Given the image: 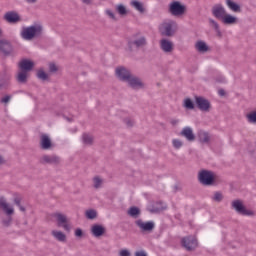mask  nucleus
Wrapping results in <instances>:
<instances>
[{
  "mask_svg": "<svg viewBox=\"0 0 256 256\" xmlns=\"http://www.w3.org/2000/svg\"><path fill=\"white\" fill-rule=\"evenodd\" d=\"M0 33H3V30L0 29Z\"/></svg>",
  "mask_w": 256,
  "mask_h": 256,
  "instance_id": "nucleus-58",
  "label": "nucleus"
},
{
  "mask_svg": "<svg viewBox=\"0 0 256 256\" xmlns=\"http://www.w3.org/2000/svg\"><path fill=\"white\" fill-rule=\"evenodd\" d=\"M94 141H95V138L93 137V135L87 134V133L82 135L83 145L91 146L93 145Z\"/></svg>",
  "mask_w": 256,
  "mask_h": 256,
  "instance_id": "nucleus-29",
  "label": "nucleus"
},
{
  "mask_svg": "<svg viewBox=\"0 0 256 256\" xmlns=\"http://www.w3.org/2000/svg\"><path fill=\"white\" fill-rule=\"evenodd\" d=\"M38 79H41V81H47L49 79V74L45 73L43 70H39L37 72Z\"/></svg>",
  "mask_w": 256,
  "mask_h": 256,
  "instance_id": "nucleus-40",
  "label": "nucleus"
},
{
  "mask_svg": "<svg viewBox=\"0 0 256 256\" xmlns=\"http://www.w3.org/2000/svg\"><path fill=\"white\" fill-rule=\"evenodd\" d=\"M5 163H7V160H5L4 157L0 155V165H5Z\"/></svg>",
  "mask_w": 256,
  "mask_h": 256,
  "instance_id": "nucleus-53",
  "label": "nucleus"
},
{
  "mask_svg": "<svg viewBox=\"0 0 256 256\" xmlns=\"http://www.w3.org/2000/svg\"><path fill=\"white\" fill-rule=\"evenodd\" d=\"M231 206L238 215H243L244 217H251L254 215L253 211L247 209L241 200L232 201Z\"/></svg>",
  "mask_w": 256,
  "mask_h": 256,
  "instance_id": "nucleus-4",
  "label": "nucleus"
},
{
  "mask_svg": "<svg viewBox=\"0 0 256 256\" xmlns=\"http://www.w3.org/2000/svg\"><path fill=\"white\" fill-rule=\"evenodd\" d=\"M160 49L164 53H173V43L168 39L160 40Z\"/></svg>",
  "mask_w": 256,
  "mask_h": 256,
  "instance_id": "nucleus-21",
  "label": "nucleus"
},
{
  "mask_svg": "<svg viewBox=\"0 0 256 256\" xmlns=\"http://www.w3.org/2000/svg\"><path fill=\"white\" fill-rule=\"evenodd\" d=\"M105 183V180L100 176H95L92 179V185L94 189H101Z\"/></svg>",
  "mask_w": 256,
  "mask_h": 256,
  "instance_id": "nucleus-26",
  "label": "nucleus"
},
{
  "mask_svg": "<svg viewBox=\"0 0 256 256\" xmlns=\"http://www.w3.org/2000/svg\"><path fill=\"white\" fill-rule=\"evenodd\" d=\"M226 5L234 13H241V6L239 4L233 2V0H226Z\"/></svg>",
  "mask_w": 256,
  "mask_h": 256,
  "instance_id": "nucleus-25",
  "label": "nucleus"
},
{
  "mask_svg": "<svg viewBox=\"0 0 256 256\" xmlns=\"http://www.w3.org/2000/svg\"><path fill=\"white\" fill-rule=\"evenodd\" d=\"M218 93H219L220 97H223L225 95V90H223V89L219 90Z\"/></svg>",
  "mask_w": 256,
  "mask_h": 256,
  "instance_id": "nucleus-54",
  "label": "nucleus"
},
{
  "mask_svg": "<svg viewBox=\"0 0 256 256\" xmlns=\"http://www.w3.org/2000/svg\"><path fill=\"white\" fill-rule=\"evenodd\" d=\"M44 31L45 29L41 22H34L33 25L22 28V33H43Z\"/></svg>",
  "mask_w": 256,
  "mask_h": 256,
  "instance_id": "nucleus-12",
  "label": "nucleus"
},
{
  "mask_svg": "<svg viewBox=\"0 0 256 256\" xmlns=\"http://www.w3.org/2000/svg\"><path fill=\"white\" fill-rule=\"evenodd\" d=\"M90 231L93 237H103L105 235V227L100 224L92 225Z\"/></svg>",
  "mask_w": 256,
  "mask_h": 256,
  "instance_id": "nucleus-20",
  "label": "nucleus"
},
{
  "mask_svg": "<svg viewBox=\"0 0 256 256\" xmlns=\"http://www.w3.org/2000/svg\"><path fill=\"white\" fill-rule=\"evenodd\" d=\"M39 147L42 151H51L55 147V144H53V140H51L48 134H42L40 136Z\"/></svg>",
  "mask_w": 256,
  "mask_h": 256,
  "instance_id": "nucleus-7",
  "label": "nucleus"
},
{
  "mask_svg": "<svg viewBox=\"0 0 256 256\" xmlns=\"http://www.w3.org/2000/svg\"><path fill=\"white\" fill-rule=\"evenodd\" d=\"M210 25L213 29H215L216 33H221V31L219 30V24H217V22H215L214 20H210Z\"/></svg>",
  "mask_w": 256,
  "mask_h": 256,
  "instance_id": "nucleus-45",
  "label": "nucleus"
},
{
  "mask_svg": "<svg viewBox=\"0 0 256 256\" xmlns=\"http://www.w3.org/2000/svg\"><path fill=\"white\" fill-rule=\"evenodd\" d=\"M0 51L4 55H11L13 48L11 47V43L7 40H0Z\"/></svg>",
  "mask_w": 256,
  "mask_h": 256,
  "instance_id": "nucleus-22",
  "label": "nucleus"
},
{
  "mask_svg": "<svg viewBox=\"0 0 256 256\" xmlns=\"http://www.w3.org/2000/svg\"><path fill=\"white\" fill-rule=\"evenodd\" d=\"M181 244L186 251H193L194 249H197V238L194 236L184 237L181 240Z\"/></svg>",
  "mask_w": 256,
  "mask_h": 256,
  "instance_id": "nucleus-10",
  "label": "nucleus"
},
{
  "mask_svg": "<svg viewBox=\"0 0 256 256\" xmlns=\"http://www.w3.org/2000/svg\"><path fill=\"white\" fill-rule=\"evenodd\" d=\"M128 85L132 87V89H143L145 87V84L141 79H139L136 76H133V74L130 75V78L127 80Z\"/></svg>",
  "mask_w": 256,
  "mask_h": 256,
  "instance_id": "nucleus-15",
  "label": "nucleus"
},
{
  "mask_svg": "<svg viewBox=\"0 0 256 256\" xmlns=\"http://www.w3.org/2000/svg\"><path fill=\"white\" fill-rule=\"evenodd\" d=\"M160 33H177L179 31V25L173 20L162 23L159 26Z\"/></svg>",
  "mask_w": 256,
  "mask_h": 256,
  "instance_id": "nucleus-6",
  "label": "nucleus"
},
{
  "mask_svg": "<svg viewBox=\"0 0 256 256\" xmlns=\"http://www.w3.org/2000/svg\"><path fill=\"white\" fill-rule=\"evenodd\" d=\"M21 37L24 41H33V39L39 38V34L37 33H21Z\"/></svg>",
  "mask_w": 256,
  "mask_h": 256,
  "instance_id": "nucleus-32",
  "label": "nucleus"
},
{
  "mask_svg": "<svg viewBox=\"0 0 256 256\" xmlns=\"http://www.w3.org/2000/svg\"><path fill=\"white\" fill-rule=\"evenodd\" d=\"M195 103H196L198 109H200V111L207 112V111H209V109H211V103L209 102V100H207L204 97L196 96Z\"/></svg>",
  "mask_w": 256,
  "mask_h": 256,
  "instance_id": "nucleus-13",
  "label": "nucleus"
},
{
  "mask_svg": "<svg viewBox=\"0 0 256 256\" xmlns=\"http://www.w3.org/2000/svg\"><path fill=\"white\" fill-rule=\"evenodd\" d=\"M105 13L106 15L109 16L110 19H113V21H117V17L115 16V13H113V11H111L110 9H107Z\"/></svg>",
  "mask_w": 256,
  "mask_h": 256,
  "instance_id": "nucleus-46",
  "label": "nucleus"
},
{
  "mask_svg": "<svg viewBox=\"0 0 256 256\" xmlns=\"http://www.w3.org/2000/svg\"><path fill=\"white\" fill-rule=\"evenodd\" d=\"M167 35H168V37H171V33H168Z\"/></svg>",
  "mask_w": 256,
  "mask_h": 256,
  "instance_id": "nucleus-57",
  "label": "nucleus"
},
{
  "mask_svg": "<svg viewBox=\"0 0 256 256\" xmlns=\"http://www.w3.org/2000/svg\"><path fill=\"white\" fill-rule=\"evenodd\" d=\"M4 20L7 21V23L15 24L21 21V16L15 11H9L5 13Z\"/></svg>",
  "mask_w": 256,
  "mask_h": 256,
  "instance_id": "nucleus-17",
  "label": "nucleus"
},
{
  "mask_svg": "<svg viewBox=\"0 0 256 256\" xmlns=\"http://www.w3.org/2000/svg\"><path fill=\"white\" fill-rule=\"evenodd\" d=\"M119 256H131V252L127 249H122L119 251Z\"/></svg>",
  "mask_w": 256,
  "mask_h": 256,
  "instance_id": "nucleus-48",
  "label": "nucleus"
},
{
  "mask_svg": "<svg viewBox=\"0 0 256 256\" xmlns=\"http://www.w3.org/2000/svg\"><path fill=\"white\" fill-rule=\"evenodd\" d=\"M212 201H215L216 203H221L223 201V194L221 192H215Z\"/></svg>",
  "mask_w": 256,
  "mask_h": 256,
  "instance_id": "nucleus-41",
  "label": "nucleus"
},
{
  "mask_svg": "<svg viewBox=\"0 0 256 256\" xmlns=\"http://www.w3.org/2000/svg\"><path fill=\"white\" fill-rule=\"evenodd\" d=\"M212 15H214L216 19H223L227 15V11L223 5L217 4L212 8Z\"/></svg>",
  "mask_w": 256,
  "mask_h": 256,
  "instance_id": "nucleus-16",
  "label": "nucleus"
},
{
  "mask_svg": "<svg viewBox=\"0 0 256 256\" xmlns=\"http://www.w3.org/2000/svg\"><path fill=\"white\" fill-rule=\"evenodd\" d=\"M1 223L4 227H10L11 223H13V217H11V215H7V217L2 219Z\"/></svg>",
  "mask_w": 256,
  "mask_h": 256,
  "instance_id": "nucleus-39",
  "label": "nucleus"
},
{
  "mask_svg": "<svg viewBox=\"0 0 256 256\" xmlns=\"http://www.w3.org/2000/svg\"><path fill=\"white\" fill-rule=\"evenodd\" d=\"M22 200H23V197H21L20 194H17V193L14 194V203L15 205H17V207H20Z\"/></svg>",
  "mask_w": 256,
  "mask_h": 256,
  "instance_id": "nucleus-43",
  "label": "nucleus"
},
{
  "mask_svg": "<svg viewBox=\"0 0 256 256\" xmlns=\"http://www.w3.org/2000/svg\"><path fill=\"white\" fill-rule=\"evenodd\" d=\"M124 123L128 127H133V125H135V121H133V119L131 118L124 119Z\"/></svg>",
  "mask_w": 256,
  "mask_h": 256,
  "instance_id": "nucleus-47",
  "label": "nucleus"
},
{
  "mask_svg": "<svg viewBox=\"0 0 256 256\" xmlns=\"http://www.w3.org/2000/svg\"><path fill=\"white\" fill-rule=\"evenodd\" d=\"M0 209L5 213V215H15V208L9 202L5 196H0Z\"/></svg>",
  "mask_w": 256,
  "mask_h": 256,
  "instance_id": "nucleus-11",
  "label": "nucleus"
},
{
  "mask_svg": "<svg viewBox=\"0 0 256 256\" xmlns=\"http://www.w3.org/2000/svg\"><path fill=\"white\" fill-rule=\"evenodd\" d=\"M135 256H147V252H145V251H137V252H135Z\"/></svg>",
  "mask_w": 256,
  "mask_h": 256,
  "instance_id": "nucleus-51",
  "label": "nucleus"
},
{
  "mask_svg": "<svg viewBox=\"0 0 256 256\" xmlns=\"http://www.w3.org/2000/svg\"><path fill=\"white\" fill-rule=\"evenodd\" d=\"M147 45V39L143 36H139L137 34L133 35L128 41V49L129 51H135V48L145 47Z\"/></svg>",
  "mask_w": 256,
  "mask_h": 256,
  "instance_id": "nucleus-5",
  "label": "nucleus"
},
{
  "mask_svg": "<svg viewBox=\"0 0 256 256\" xmlns=\"http://www.w3.org/2000/svg\"><path fill=\"white\" fill-rule=\"evenodd\" d=\"M246 119H247L248 123H252V124L256 125V110L248 113L246 115Z\"/></svg>",
  "mask_w": 256,
  "mask_h": 256,
  "instance_id": "nucleus-36",
  "label": "nucleus"
},
{
  "mask_svg": "<svg viewBox=\"0 0 256 256\" xmlns=\"http://www.w3.org/2000/svg\"><path fill=\"white\" fill-rule=\"evenodd\" d=\"M19 210L22 211L23 213H25V207H23L21 204L20 206H18Z\"/></svg>",
  "mask_w": 256,
  "mask_h": 256,
  "instance_id": "nucleus-55",
  "label": "nucleus"
},
{
  "mask_svg": "<svg viewBox=\"0 0 256 256\" xmlns=\"http://www.w3.org/2000/svg\"><path fill=\"white\" fill-rule=\"evenodd\" d=\"M17 81L19 83H25L27 81V72L25 70H22L17 75Z\"/></svg>",
  "mask_w": 256,
  "mask_h": 256,
  "instance_id": "nucleus-35",
  "label": "nucleus"
},
{
  "mask_svg": "<svg viewBox=\"0 0 256 256\" xmlns=\"http://www.w3.org/2000/svg\"><path fill=\"white\" fill-rule=\"evenodd\" d=\"M161 204L156 203L153 205H149L148 206V211H150V213H159V211H163V207L159 206Z\"/></svg>",
  "mask_w": 256,
  "mask_h": 256,
  "instance_id": "nucleus-34",
  "label": "nucleus"
},
{
  "mask_svg": "<svg viewBox=\"0 0 256 256\" xmlns=\"http://www.w3.org/2000/svg\"><path fill=\"white\" fill-rule=\"evenodd\" d=\"M27 3H37V0H26Z\"/></svg>",
  "mask_w": 256,
  "mask_h": 256,
  "instance_id": "nucleus-56",
  "label": "nucleus"
},
{
  "mask_svg": "<svg viewBox=\"0 0 256 256\" xmlns=\"http://www.w3.org/2000/svg\"><path fill=\"white\" fill-rule=\"evenodd\" d=\"M9 101H11V96L10 95L4 96L1 99V103H9Z\"/></svg>",
  "mask_w": 256,
  "mask_h": 256,
  "instance_id": "nucleus-50",
  "label": "nucleus"
},
{
  "mask_svg": "<svg viewBox=\"0 0 256 256\" xmlns=\"http://www.w3.org/2000/svg\"><path fill=\"white\" fill-rule=\"evenodd\" d=\"M222 21L225 25H235V23H237V17L232 16L231 14H226L222 18Z\"/></svg>",
  "mask_w": 256,
  "mask_h": 256,
  "instance_id": "nucleus-27",
  "label": "nucleus"
},
{
  "mask_svg": "<svg viewBox=\"0 0 256 256\" xmlns=\"http://www.w3.org/2000/svg\"><path fill=\"white\" fill-rule=\"evenodd\" d=\"M51 235L54 237V239H56V241H59L60 243H65V241H67V235H65V233L62 231L52 230Z\"/></svg>",
  "mask_w": 256,
  "mask_h": 256,
  "instance_id": "nucleus-23",
  "label": "nucleus"
},
{
  "mask_svg": "<svg viewBox=\"0 0 256 256\" xmlns=\"http://www.w3.org/2000/svg\"><path fill=\"white\" fill-rule=\"evenodd\" d=\"M198 180L201 185H213L217 181V175L213 171L201 170L198 173Z\"/></svg>",
  "mask_w": 256,
  "mask_h": 256,
  "instance_id": "nucleus-2",
  "label": "nucleus"
},
{
  "mask_svg": "<svg viewBox=\"0 0 256 256\" xmlns=\"http://www.w3.org/2000/svg\"><path fill=\"white\" fill-rule=\"evenodd\" d=\"M84 5H93V0H81Z\"/></svg>",
  "mask_w": 256,
  "mask_h": 256,
  "instance_id": "nucleus-52",
  "label": "nucleus"
},
{
  "mask_svg": "<svg viewBox=\"0 0 256 256\" xmlns=\"http://www.w3.org/2000/svg\"><path fill=\"white\" fill-rule=\"evenodd\" d=\"M40 163H42V165H60L61 157L56 154H45L40 158Z\"/></svg>",
  "mask_w": 256,
  "mask_h": 256,
  "instance_id": "nucleus-9",
  "label": "nucleus"
},
{
  "mask_svg": "<svg viewBox=\"0 0 256 256\" xmlns=\"http://www.w3.org/2000/svg\"><path fill=\"white\" fill-rule=\"evenodd\" d=\"M184 107L186 109H195V104H193V101H191V99L187 98L184 100Z\"/></svg>",
  "mask_w": 256,
  "mask_h": 256,
  "instance_id": "nucleus-42",
  "label": "nucleus"
},
{
  "mask_svg": "<svg viewBox=\"0 0 256 256\" xmlns=\"http://www.w3.org/2000/svg\"><path fill=\"white\" fill-rule=\"evenodd\" d=\"M131 5L134 7V9H136V11H139V13H145V7H143V3L137 0H133Z\"/></svg>",
  "mask_w": 256,
  "mask_h": 256,
  "instance_id": "nucleus-31",
  "label": "nucleus"
},
{
  "mask_svg": "<svg viewBox=\"0 0 256 256\" xmlns=\"http://www.w3.org/2000/svg\"><path fill=\"white\" fill-rule=\"evenodd\" d=\"M116 11L118 14H120L122 17H125V15H127V7H125V5L123 4H118L115 7Z\"/></svg>",
  "mask_w": 256,
  "mask_h": 256,
  "instance_id": "nucleus-33",
  "label": "nucleus"
},
{
  "mask_svg": "<svg viewBox=\"0 0 256 256\" xmlns=\"http://www.w3.org/2000/svg\"><path fill=\"white\" fill-rule=\"evenodd\" d=\"M49 71L50 73H57V71H59V67H57L55 63H50Z\"/></svg>",
  "mask_w": 256,
  "mask_h": 256,
  "instance_id": "nucleus-44",
  "label": "nucleus"
},
{
  "mask_svg": "<svg viewBox=\"0 0 256 256\" xmlns=\"http://www.w3.org/2000/svg\"><path fill=\"white\" fill-rule=\"evenodd\" d=\"M198 141L203 145H209L211 143V134L204 130L198 131Z\"/></svg>",
  "mask_w": 256,
  "mask_h": 256,
  "instance_id": "nucleus-19",
  "label": "nucleus"
},
{
  "mask_svg": "<svg viewBox=\"0 0 256 256\" xmlns=\"http://www.w3.org/2000/svg\"><path fill=\"white\" fill-rule=\"evenodd\" d=\"M168 12L173 17H183V15L187 13V6L177 0H174L169 4Z\"/></svg>",
  "mask_w": 256,
  "mask_h": 256,
  "instance_id": "nucleus-1",
  "label": "nucleus"
},
{
  "mask_svg": "<svg viewBox=\"0 0 256 256\" xmlns=\"http://www.w3.org/2000/svg\"><path fill=\"white\" fill-rule=\"evenodd\" d=\"M135 225L140 229L142 233H151L155 229V222L153 221H143L138 219L135 221Z\"/></svg>",
  "mask_w": 256,
  "mask_h": 256,
  "instance_id": "nucleus-8",
  "label": "nucleus"
},
{
  "mask_svg": "<svg viewBox=\"0 0 256 256\" xmlns=\"http://www.w3.org/2000/svg\"><path fill=\"white\" fill-rule=\"evenodd\" d=\"M172 147L176 150L181 149V147H183V140L181 139H172Z\"/></svg>",
  "mask_w": 256,
  "mask_h": 256,
  "instance_id": "nucleus-38",
  "label": "nucleus"
},
{
  "mask_svg": "<svg viewBox=\"0 0 256 256\" xmlns=\"http://www.w3.org/2000/svg\"><path fill=\"white\" fill-rule=\"evenodd\" d=\"M75 236L76 237H83V230H81V228H77L75 230Z\"/></svg>",
  "mask_w": 256,
  "mask_h": 256,
  "instance_id": "nucleus-49",
  "label": "nucleus"
},
{
  "mask_svg": "<svg viewBox=\"0 0 256 256\" xmlns=\"http://www.w3.org/2000/svg\"><path fill=\"white\" fill-rule=\"evenodd\" d=\"M131 75V72L125 67L116 68V76L120 79V81H124V83L129 81Z\"/></svg>",
  "mask_w": 256,
  "mask_h": 256,
  "instance_id": "nucleus-14",
  "label": "nucleus"
},
{
  "mask_svg": "<svg viewBox=\"0 0 256 256\" xmlns=\"http://www.w3.org/2000/svg\"><path fill=\"white\" fill-rule=\"evenodd\" d=\"M195 47L199 53H207L209 51V46L204 41H198Z\"/></svg>",
  "mask_w": 256,
  "mask_h": 256,
  "instance_id": "nucleus-30",
  "label": "nucleus"
},
{
  "mask_svg": "<svg viewBox=\"0 0 256 256\" xmlns=\"http://www.w3.org/2000/svg\"><path fill=\"white\" fill-rule=\"evenodd\" d=\"M127 213L129 217H132V219H139V216L141 215V210L136 206H132L128 209Z\"/></svg>",
  "mask_w": 256,
  "mask_h": 256,
  "instance_id": "nucleus-24",
  "label": "nucleus"
},
{
  "mask_svg": "<svg viewBox=\"0 0 256 256\" xmlns=\"http://www.w3.org/2000/svg\"><path fill=\"white\" fill-rule=\"evenodd\" d=\"M180 135L184 137L187 141L193 142L195 141V134L193 133L192 127H184L180 132Z\"/></svg>",
  "mask_w": 256,
  "mask_h": 256,
  "instance_id": "nucleus-18",
  "label": "nucleus"
},
{
  "mask_svg": "<svg viewBox=\"0 0 256 256\" xmlns=\"http://www.w3.org/2000/svg\"><path fill=\"white\" fill-rule=\"evenodd\" d=\"M52 218L56 221L58 227H62L64 231H71V224L67 215L61 212L52 213Z\"/></svg>",
  "mask_w": 256,
  "mask_h": 256,
  "instance_id": "nucleus-3",
  "label": "nucleus"
},
{
  "mask_svg": "<svg viewBox=\"0 0 256 256\" xmlns=\"http://www.w3.org/2000/svg\"><path fill=\"white\" fill-rule=\"evenodd\" d=\"M33 62L31 60H22L20 62V68L22 71H31L33 69Z\"/></svg>",
  "mask_w": 256,
  "mask_h": 256,
  "instance_id": "nucleus-28",
  "label": "nucleus"
},
{
  "mask_svg": "<svg viewBox=\"0 0 256 256\" xmlns=\"http://www.w3.org/2000/svg\"><path fill=\"white\" fill-rule=\"evenodd\" d=\"M85 217L87 219H96L97 218V211L95 209L86 210Z\"/></svg>",
  "mask_w": 256,
  "mask_h": 256,
  "instance_id": "nucleus-37",
  "label": "nucleus"
}]
</instances>
